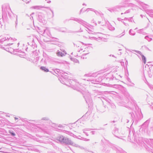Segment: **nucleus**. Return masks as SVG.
<instances>
[{
    "instance_id": "nucleus-22",
    "label": "nucleus",
    "mask_w": 153,
    "mask_h": 153,
    "mask_svg": "<svg viewBox=\"0 0 153 153\" xmlns=\"http://www.w3.org/2000/svg\"><path fill=\"white\" fill-rule=\"evenodd\" d=\"M128 6L131 7H135L136 5L133 3H129Z\"/></svg>"
},
{
    "instance_id": "nucleus-54",
    "label": "nucleus",
    "mask_w": 153,
    "mask_h": 153,
    "mask_svg": "<svg viewBox=\"0 0 153 153\" xmlns=\"http://www.w3.org/2000/svg\"><path fill=\"white\" fill-rule=\"evenodd\" d=\"M56 71L58 72H59V71L60 70L59 69H57V70H56Z\"/></svg>"
},
{
    "instance_id": "nucleus-63",
    "label": "nucleus",
    "mask_w": 153,
    "mask_h": 153,
    "mask_svg": "<svg viewBox=\"0 0 153 153\" xmlns=\"http://www.w3.org/2000/svg\"><path fill=\"white\" fill-rule=\"evenodd\" d=\"M147 49L149 51H150V50L148 48H147Z\"/></svg>"
},
{
    "instance_id": "nucleus-28",
    "label": "nucleus",
    "mask_w": 153,
    "mask_h": 153,
    "mask_svg": "<svg viewBox=\"0 0 153 153\" xmlns=\"http://www.w3.org/2000/svg\"><path fill=\"white\" fill-rule=\"evenodd\" d=\"M102 108L103 109V110L101 109H99V111L100 112H104V111H105V108L104 107H103V106H102Z\"/></svg>"
},
{
    "instance_id": "nucleus-1",
    "label": "nucleus",
    "mask_w": 153,
    "mask_h": 153,
    "mask_svg": "<svg viewBox=\"0 0 153 153\" xmlns=\"http://www.w3.org/2000/svg\"><path fill=\"white\" fill-rule=\"evenodd\" d=\"M70 20H74L77 22H78L87 28L88 30H86L89 33L91 34H93V33L94 32L91 30H90V29L89 28V27L88 25L87 22L84 21L83 20L81 19H75L74 18H72L70 19Z\"/></svg>"
},
{
    "instance_id": "nucleus-53",
    "label": "nucleus",
    "mask_w": 153,
    "mask_h": 153,
    "mask_svg": "<svg viewBox=\"0 0 153 153\" xmlns=\"http://www.w3.org/2000/svg\"><path fill=\"white\" fill-rule=\"evenodd\" d=\"M11 126H14V123H11Z\"/></svg>"
},
{
    "instance_id": "nucleus-4",
    "label": "nucleus",
    "mask_w": 153,
    "mask_h": 153,
    "mask_svg": "<svg viewBox=\"0 0 153 153\" xmlns=\"http://www.w3.org/2000/svg\"><path fill=\"white\" fill-rule=\"evenodd\" d=\"M70 82L71 83L72 88L78 91H79V88L76 87V86H78L79 85V84L78 82H76L74 80H71Z\"/></svg>"
},
{
    "instance_id": "nucleus-49",
    "label": "nucleus",
    "mask_w": 153,
    "mask_h": 153,
    "mask_svg": "<svg viewBox=\"0 0 153 153\" xmlns=\"http://www.w3.org/2000/svg\"><path fill=\"white\" fill-rule=\"evenodd\" d=\"M82 9H83V8L82 9L80 10V12H79V14H81V13L82 12Z\"/></svg>"
},
{
    "instance_id": "nucleus-11",
    "label": "nucleus",
    "mask_w": 153,
    "mask_h": 153,
    "mask_svg": "<svg viewBox=\"0 0 153 153\" xmlns=\"http://www.w3.org/2000/svg\"><path fill=\"white\" fill-rule=\"evenodd\" d=\"M12 39L10 38V37L8 35H5L3 37V38H1L0 39V41L3 42L5 40H12Z\"/></svg>"
},
{
    "instance_id": "nucleus-51",
    "label": "nucleus",
    "mask_w": 153,
    "mask_h": 153,
    "mask_svg": "<svg viewBox=\"0 0 153 153\" xmlns=\"http://www.w3.org/2000/svg\"><path fill=\"white\" fill-rule=\"evenodd\" d=\"M91 133H92V134H94V131H92L91 132Z\"/></svg>"
},
{
    "instance_id": "nucleus-39",
    "label": "nucleus",
    "mask_w": 153,
    "mask_h": 153,
    "mask_svg": "<svg viewBox=\"0 0 153 153\" xmlns=\"http://www.w3.org/2000/svg\"><path fill=\"white\" fill-rule=\"evenodd\" d=\"M130 114H131V116L132 117H134V115L133 112L130 113Z\"/></svg>"
},
{
    "instance_id": "nucleus-64",
    "label": "nucleus",
    "mask_w": 153,
    "mask_h": 153,
    "mask_svg": "<svg viewBox=\"0 0 153 153\" xmlns=\"http://www.w3.org/2000/svg\"><path fill=\"white\" fill-rule=\"evenodd\" d=\"M87 81H91L90 79H87Z\"/></svg>"
},
{
    "instance_id": "nucleus-26",
    "label": "nucleus",
    "mask_w": 153,
    "mask_h": 153,
    "mask_svg": "<svg viewBox=\"0 0 153 153\" xmlns=\"http://www.w3.org/2000/svg\"><path fill=\"white\" fill-rule=\"evenodd\" d=\"M49 118L48 117H45L42 118L41 119V120H49Z\"/></svg>"
},
{
    "instance_id": "nucleus-18",
    "label": "nucleus",
    "mask_w": 153,
    "mask_h": 153,
    "mask_svg": "<svg viewBox=\"0 0 153 153\" xmlns=\"http://www.w3.org/2000/svg\"><path fill=\"white\" fill-rule=\"evenodd\" d=\"M40 69L42 71H43L45 72H47L49 71L48 69L46 68L44 66H42L40 68Z\"/></svg>"
},
{
    "instance_id": "nucleus-57",
    "label": "nucleus",
    "mask_w": 153,
    "mask_h": 153,
    "mask_svg": "<svg viewBox=\"0 0 153 153\" xmlns=\"http://www.w3.org/2000/svg\"><path fill=\"white\" fill-rule=\"evenodd\" d=\"M15 120H17V119H18V118L16 117H15Z\"/></svg>"
},
{
    "instance_id": "nucleus-60",
    "label": "nucleus",
    "mask_w": 153,
    "mask_h": 153,
    "mask_svg": "<svg viewBox=\"0 0 153 153\" xmlns=\"http://www.w3.org/2000/svg\"><path fill=\"white\" fill-rule=\"evenodd\" d=\"M29 2H30V1H27V2H25V3H29Z\"/></svg>"
},
{
    "instance_id": "nucleus-19",
    "label": "nucleus",
    "mask_w": 153,
    "mask_h": 153,
    "mask_svg": "<svg viewBox=\"0 0 153 153\" xmlns=\"http://www.w3.org/2000/svg\"><path fill=\"white\" fill-rule=\"evenodd\" d=\"M145 12L147 14H149L150 16H151L150 15H152V13H153V10H145Z\"/></svg>"
},
{
    "instance_id": "nucleus-38",
    "label": "nucleus",
    "mask_w": 153,
    "mask_h": 153,
    "mask_svg": "<svg viewBox=\"0 0 153 153\" xmlns=\"http://www.w3.org/2000/svg\"><path fill=\"white\" fill-rule=\"evenodd\" d=\"M76 147H78L80 148L81 149H84V148L82 146H80L79 145H78V146H76Z\"/></svg>"
},
{
    "instance_id": "nucleus-14",
    "label": "nucleus",
    "mask_w": 153,
    "mask_h": 153,
    "mask_svg": "<svg viewBox=\"0 0 153 153\" xmlns=\"http://www.w3.org/2000/svg\"><path fill=\"white\" fill-rule=\"evenodd\" d=\"M113 134L116 136L119 133L118 129L116 128H115L112 131Z\"/></svg>"
},
{
    "instance_id": "nucleus-8",
    "label": "nucleus",
    "mask_w": 153,
    "mask_h": 153,
    "mask_svg": "<svg viewBox=\"0 0 153 153\" xmlns=\"http://www.w3.org/2000/svg\"><path fill=\"white\" fill-rule=\"evenodd\" d=\"M43 35L47 38L50 37L51 36L50 30L48 29L47 28L44 30L43 33Z\"/></svg>"
},
{
    "instance_id": "nucleus-3",
    "label": "nucleus",
    "mask_w": 153,
    "mask_h": 153,
    "mask_svg": "<svg viewBox=\"0 0 153 153\" xmlns=\"http://www.w3.org/2000/svg\"><path fill=\"white\" fill-rule=\"evenodd\" d=\"M63 143H64L66 144L72 145L75 146H78V145L74 143L73 141H71L70 139L68 138L65 137Z\"/></svg>"
},
{
    "instance_id": "nucleus-2",
    "label": "nucleus",
    "mask_w": 153,
    "mask_h": 153,
    "mask_svg": "<svg viewBox=\"0 0 153 153\" xmlns=\"http://www.w3.org/2000/svg\"><path fill=\"white\" fill-rule=\"evenodd\" d=\"M2 10L3 11L7 12L8 16L10 18L12 17V16H14V14L11 11L9 5L8 4H4L2 6Z\"/></svg>"
},
{
    "instance_id": "nucleus-59",
    "label": "nucleus",
    "mask_w": 153,
    "mask_h": 153,
    "mask_svg": "<svg viewBox=\"0 0 153 153\" xmlns=\"http://www.w3.org/2000/svg\"><path fill=\"white\" fill-rule=\"evenodd\" d=\"M123 20H122L121 22L123 23L124 24V22H125L123 21Z\"/></svg>"
},
{
    "instance_id": "nucleus-44",
    "label": "nucleus",
    "mask_w": 153,
    "mask_h": 153,
    "mask_svg": "<svg viewBox=\"0 0 153 153\" xmlns=\"http://www.w3.org/2000/svg\"><path fill=\"white\" fill-rule=\"evenodd\" d=\"M117 20L119 21H121L122 20H123V19H121L120 18H118Z\"/></svg>"
},
{
    "instance_id": "nucleus-48",
    "label": "nucleus",
    "mask_w": 153,
    "mask_h": 153,
    "mask_svg": "<svg viewBox=\"0 0 153 153\" xmlns=\"http://www.w3.org/2000/svg\"><path fill=\"white\" fill-rule=\"evenodd\" d=\"M83 133H84L85 134H86V135L88 136V135L87 134V133L85 131H83Z\"/></svg>"
},
{
    "instance_id": "nucleus-33",
    "label": "nucleus",
    "mask_w": 153,
    "mask_h": 153,
    "mask_svg": "<svg viewBox=\"0 0 153 153\" xmlns=\"http://www.w3.org/2000/svg\"><path fill=\"white\" fill-rule=\"evenodd\" d=\"M63 127L61 125L59 124L58 126L57 125L55 126V128H56L57 127Z\"/></svg>"
},
{
    "instance_id": "nucleus-61",
    "label": "nucleus",
    "mask_w": 153,
    "mask_h": 153,
    "mask_svg": "<svg viewBox=\"0 0 153 153\" xmlns=\"http://www.w3.org/2000/svg\"><path fill=\"white\" fill-rule=\"evenodd\" d=\"M34 14V13H31V14H30V16H31L32 15H33Z\"/></svg>"
},
{
    "instance_id": "nucleus-37",
    "label": "nucleus",
    "mask_w": 153,
    "mask_h": 153,
    "mask_svg": "<svg viewBox=\"0 0 153 153\" xmlns=\"http://www.w3.org/2000/svg\"><path fill=\"white\" fill-rule=\"evenodd\" d=\"M151 89L153 91V85H150L149 86Z\"/></svg>"
},
{
    "instance_id": "nucleus-30",
    "label": "nucleus",
    "mask_w": 153,
    "mask_h": 153,
    "mask_svg": "<svg viewBox=\"0 0 153 153\" xmlns=\"http://www.w3.org/2000/svg\"><path fill=\"white\" fill-rule=\"evenodd\" d=\"M120 7V6H117L114 7V10L115 11V10H117V9H118V8H119Z\"/></svg>"
},
{
    "instance_id": "nucleus-55",
    "label": "nucleus",
    "mask_w": 153,
    "mask_h": 153,
    "mask_svg": "<svg viewBox=\"0 0 153 153\" xmlns=\"http://www.w3.org/2000/svg\"><path fill=\"white\" fill-rule=\"evenodd\" d=\"M151 108L153 110V104L151 106Z\"/></svg>"
},
{
    "instance_id": "nucleus-10",
    "label": "nucleus",
    "mask_w": 153,
    "mask_h": 153,
    "mask_svg": "<svg viewBox=\"0 0 153 153\" xmlns=\"http://www.w3.org/2000/svg\"><path fill=\"white\" fill-rule=\"evenodd\" d=\"M132 51L135 52L136 53L139 54L142 56V58L143 62L144 64L146 63V58L141 53V52L139 51L136 50H129V51L131 52H132Z\"/></svg>"
},
{
    "instance_id": "nucleus-31",
    "label": "nucleus",
    "mask_w": 153,
    "mask_h": 153,
    "mask_svg": "<svg viewBox=\"0 0 153 153\" xmlns=\"http://www.w3.org/2000/svg\"><path fill=\"white\" fill-rule=\"evenodd\" d=\"M10 133L13 136H14L15 135V133L13 131H10Z\"/></svg>"
},
{
    "instance_id": "nucleus-12",
    "label": "nucleus",
    "mask_w": 153,
    "mask_h": 153,
    "mask_svg": "<svg viewBox=\"0 0 153 153\" xmlns=\"http://www.w3.org/2000/svg\"><path fill=\"white\" fill-rule=\"evenodd\" d=\"M110 147L108 146H105L102 151L106 153H109L110 151Z\"/></svg>"
},
{
    "instance_id": "nucleus-24",
    "label": "nucleus",
    "mask_w": 153,
    "mask_h": 153,
    "mask_svg": "<svg viewBox=\"0 0 153 153\" xmlns=\"http://www.w3.org/2000/svg\"><path fill=\"white\" fill-rule=\"evenodd\" d=\"M71 60H72L75 63L79 62V61L76 59L71 58Z\"/></svg>"
},
{
    "instance_id": "nucleus-15",
    "label": "nucleus",
    "mask_w": 153,
    "mask_h": 153,
    "mask_svg": "<svg viewBox=\"0 0 153 153\" xmlns=\"http://www.w3.org/2000/svg\"><path fill=\"white\" fill-rule=\"evenodd\" d=\"M89 10H91L92 11H94L95 13L97 15H100V12H99L97 11V10H94V9H91V8H87L86 10V11H88Z\"/></svg>"
},
{
    "instance_id": "nucleus-50",
    "label": "nucleus",
    "mask_w": 153,
    "mask_h": 153,
    "mask_svg": "<svg viewBox=\"0 0 153 153\" xmlns=\"http://www.w3.org/2000/svg\"><path fill=\"white\" fill-rule=\"evenodd\" d=\"M149 77H151L152 76V75L150 74H149Z\"/></svg>"
},
{
    "instance_id": "nucleus-56",
    "label": "nucleus",
    "mask_w": 153,
    "mask_h": 153,
    "mask_svg": "<svg viewBox=\"0 0 153 153\" xmlns=\"http://www.w3.org/2000/svg\"><path fill=\"white\" fill-rule=\"evenodd\" d=\"M121 52H120L118 53V54L120 55L121 54Z\"/></svg>"
},
{
    "instance_id": "nucleus-58",
    "label": "nucleus",
    "mask_w": 153,
    "mask_h": 153,
    "mask_svg": "<svg viewBox=\"0 0 153 153\" xmlns=\"http://www.w3.org/2000/svg\"><path fill=\"white\" fill-rule=\"evenodd\" d=\"M140 16H141V17L142 18H143V15H140Z\"/></svg>"
},
{
    "instance_id": "nucleus-40",
    "label": "nucleus",
    "mask_w": 153,
    "mask_h": 153,
    "mask_svg": "<svg viewBox=\"0 0 153 153\" xmlns=\"http://www.w3.org/2000/svg\"><path fill=\"white\" fill-rule=\"evenodd\" d=\"M129 12H130L129 10H126L124 13L126 14V13H129Z\"/></svg>"
},
{
    "instance_id": "nucleus-27",
    "label": "nucleus",
    "mask_w": 153,
    "mask_h": 153,
    "mask_svg": "<svg viewBox=\"0 0 153 153\" xmlns=\"http://www.w3.org/2000/svg\"><path fill=\"white\" fill-rule=\"evenodd\" d=\"M84 76H87V77H91L92 76V74H85Z\"/></svg>"
},
{
    "instance_id": "nucleus-13",
    "label": "nucleus",
    "mask_w": 153,
    "mask_h": 153,
    "mask_svg": "<svg viewBox=\"0 0 153 153\" xmlns=\"http://www.w3.org/2000/svg\"><path fill=\"white\" fill-rule=\"evenodd\" d=\"M63 53L58 50L56 52V55L58 56H63L65 55L66 54L65 50L63 51Z\"/></svg>"
},
{
    "instance_id": "nucleus-17",
    "label": "nucleus",
    "mask_w": 153,
    "mask_h": 153,
    "mask_svg": "<svg viewBox=\"0 0 153 153\" xmlns=\"http://www.w3.org/2000/svg\"><path fill=\"white\" fill-rule=\"evenodd\" d=\"M65 138V137H63L62 136H60L59 137V138L58 140L61 142L63 143Z\"/></svg>"
},
{
    "instance_id": "nucleus-45",
    "label": "nucleus",
    "mask_w": 153,
    "mask_h": 153,
    "mask_svg": "<svg viewBox=\"0 0 153 153\" xmlns=\"http://www.w3.org/2000/svg\"><path fill=\"white\" fill-rule=\"evenodd\" d=\"M122 34H123V35H121V36H120V37H121V36H122L124 35V34H125V31H124L122 33Z\"/></svg>"
},
{
    "instance_id": "nucleus-23",
    "label": "nucleus",
    "mask_w": 153,
    "mask_h": 153,
    "mask_svg": "<svg viewBox=\"0 0 153 153\" xmlns=\"http://www.w3.org/2000/svg\"><path fill=\"white\" fill-rule=\"evenodd\" d=\"M108 29L111 30H114L115 28L113 27L111 25H110L108 26Z\"/></svg>"
},
{
    "instance_id": "nucleus-62",
    "label": "nucleus",
    "mask_w": 153,
    "mask_h": 153,
    "mask_svg": "<svg viewBox=\"0 0 153 153\" xmlns=\"http://www.w3.org/2000/svg\"><path fill=\"white\" fill-rule=\"evenodd\" d=\"M47 2L48 3H50V2H51V1H49Z\"/></svg>"
},
{
    "instance_id": "nucleus-29",
    "label": "nucleus",
    "mask_w": 153,
    "mask_h": 153,
    "mask_svg": "<svg viewBox=\"0 0 153 153\" xmlns=\"http://www.w3.org/2000/svg\"><path fill=\"white\" fill-rule=\"evenodd\" d=\"M132 19V17L128 18V20L129 22H132V21H133V22L135 23L134 21Z\"/></svg>"
},
{
    "instance_id": "nucleus-46",
    "label": "nucleus",
    "mask_w": 153,
    "mask_h": 153,
    "mask_svg": "<svg viewBox=\"0 0 153 153\" xmlns=\"http://www.w3.org/2000/svg\"><path fill=\"white\" fill-rule=\"evenodd\" d=\"M128 18H125L124 19H123V20H128Z\"/></svg>"
},
{
    "instance_id": "nucleus-5",
    "label": "nucleus",
    "mask_w": 153,
    "mask_h": 153,
    "mask_svg": "<svg viewBox=\"0 0 153 153\" xmlns=\"http://www.w3.org/2000/svg\"><path fill=\"white\" fill-rule=\"evenodd\" d=\"M84 97L87 103L89 104L92 102V99L91 98L90 94L88 92L86 94H84Z\"/></svg>"
},
{
    "instance_id": "nucleus-20",
    "label": "nucleus",
    "mask_w": 153,
    "mask_h": 153,
    "mask_svg": "<svg viewBox=\"0 0 153 153\" xmlns=\"http://www.w3.org/2000/svg\"><path fill=\"white\" fill-rule=\"evenodd\" d=\"M129 34L132 36H134L135 34V32L132 29H130L129 32Z\"/></svg>"
},
{
    "instance_id": "nucleus-35",
    "label": "nucleus",
    "mask_w": 153,
    "mask_h": 153,
    "mask_svg": "<svg viewBox=\"0 0 153 153\" xmlns=\"http://www.w3.org/2000/svg\"><path fill=\"white\" fill-rule=\"evenodd\" d=\"M143 29L139 30L137 31V32L139 33H141Z\"/></svg>"
},
{
    "instance_id": "nucleus-25",
    "label": "nucleus",
    "mask_w": 153,
    "mask_h": 153,
    "mask_svg": "<svg viewBox=\"0 0 153 153\" xmlns=\"http://www.w3.org/2000/svg\"><path fill=\"white\" fill-rule=\"evenodd\" d=\"M145 39L147 40L148 41H151L152 40V39L149 38L148 36H146L145 37Z\"/></svg>"
},
{
    "instance_id": "nucleus-16",
    "label": "nucleus",
    "mask_w": 153,
    "mask_h": 153,
    "mask_svg": "<svg viewBox=\"0 0 153 153\" xmlns=\"http://www.w3.org/2000/svg\"><path fill=\"white\" fill-rule=\"evenodd\" d=\"M42 7L41 6H33L31 7V8L32 9H34L36 10H40L42 8Z\"/></svg>"
},
{
    "instance_id": "nucleus-9",
    "label": "nucleus",
    "mask_w": 153,
    "mask_h": 153,
    "mask_svg": "<svg viewBox=\"0 0 153 153\" xmlns=\"http://www.w3.org/2000/svg\"><path fill=\"white\" fill-rule=\"evenodd\" d=\"M38 20L41 22H44V14L41 13H39L38 14Z\"/></svg>"
},
{
    "instance_id": "nucleus-42",
    "label": "nucleus",
    "mask_w": 153,
    "mask_h": 153,
    "mask_svg": "<svg viewBox=\"0 0 153 153\" xmlns=\"http://www.w3.org/2000/svg\"><path fill=\"white\" fill-rule=\"evenodd\" d=\"M84 140L85 141H89L90 140L89 139H88L87 138H84Z\"/></svg>"
},
{
    "instance_id": "nucleus-34",
    "label": "nucleus",
    "mask_w": 153,
    "mask_h": 153,
    "mask_svg": "<svg viewBox=\"0 0 153 153\" xmlns=\"http://www.w3.org/2000/svg\"><path fill=\"white\" fill-rule=\"evenodd\" d=\"M50 9V10L51 12L52 13V16H51V18H53V16H54V13H53V10H52L50 8H49Z\"/></svg>"
},
{
    "instance_id": "nucleus-21",
    "label": "nucleus",
    "mask_w": 153,
    "mask_h": 153,
    "mask_svg": "<svg viewBox=\"0 0 153 153\" xmlns=\"http://www.w3.org/2000/svg\"><path fill=\"white\" fill-rule=\"evenodd\" d=\"M53 62L55 64H59L62 63V61H59L56 59L53 60Z\"/></svg>"
},
{
    "instance_id": "nucleus-52",
    "label": "nucleus",
    "mask_w": 153,
    "mask_h": 153,
    "mask_svg": "<svg viewBox=\"0 0 153 153\" xmlns=\"http://www.w3.org/2000/svg\"><path fill=\"white\" fill-rule=\"evenodd\" d=\"M2 25L1 24H0V29H1L2 28Z\"/></svg>"
},
{
    "instance_id": "nucleus-32",
    "label": "nucleus",
    "mask_w": 153,
    "mask_h": 153,
    "mask_svg": "<svg viewBox=\"0 0 153 153\" xmlns=\"http://www.w3.org/2000/svg\"><path fill=\"white\" fill-rule=\"evenodd\" d=\"M40 29H39V32L40 34H43V33L44 32V30H40Z\"/></svg>"
},
{
    "instance_id": "nucleus-7",
    "label": "nucleus",
    "mask_w": 153,
    "mask_h": 153,
    "mask_svg": "<svg viewBox=\"0 0 153 153\" xmlns=\"http://www.w3.org/2000/svg\"><path fill=\"white\" fill-rule=\"evenodd\" d=\"M135 141L136 143L139 146H144L145 143L142 140V138H136L135 139Z\"/></svg>"
},
{
    "instance_id": "nucleus-43",
    "label": "nucleus",
    "mask_w": 153,
    "mask_h": 153,
    "mask_svg": "<svg viewBox=\"0 0 153 153\" xmlns=\"http://www.w3.org/2000/svg\"><path fill=\"white\" fill-rule=\"evenodd\" d=\"M98 24H101V25H103V23H101V22L98 21Z\"/></svg>"
},
{
    "instance_id": "nucleus-47",
    "label": "nucleus",
    "mask_w": 153,
    "mask_h": 153,
    "mask_svg": "<svg viewBox=\"0 0 153 153\" xmlns=\"http://www.w3.org/2000/svg\"><path fill=\"white\" fill-rule=\"evenodd\" d=\"M45 61V60H44V59H42L41 60V62H44V61Z\"/></svg>"
},
{
    "instance_id": "nucleus-6",
    "label": "nucleus",
    "mask_w": 153,
    "mask_h": 153,
    "mask_svg": "<svg viewBox=\"0 0 153 153\" xmlns=\"http://www.w3.org/2000/svg\"><path fill=\"white\" fill-rule=\"evenodd\" d=\"M147 128L148 124H147L146 122H145L141 126V128L140 129V131L147 133Z\"/></svg>"
},
{
    "instance_id": "nucleus-41",
    "label": "nucleus",
    "mask_w": 153,
    "mask_h": 153,
    "mask_svg": "<svg viewBox=\"0 0 153 153\" xmlns=\"http://www.w3.org/2000/svg\"><path fill=\"white\" fill-rule=\"evenodd\" d=\"M124 24L126 26H129V25L128 23H125V22H124Z\"/></svg>"
},
{
    "instance_id": "nucleus-36",
    "label": "nucleus",
    "mask_w": 153,
    "mask_h": 153,
    "mask_svg": "<svg viewBox=\"0 0 153 153\" xmlns=\"http://www.w3.org/2000/svg\"><path fill=\"white\" fill-rule=\"evenodd\" d=\"M15 24H16V25L17 24V16H16V21L15 22Z\"/></svg>"
}]
</instances>
